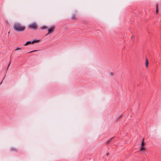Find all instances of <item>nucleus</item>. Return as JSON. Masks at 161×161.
Wrapping results in <instances>:
<instances>
[{
    "instance_id": "f257e3e1",
    "label": "nucleus",
    "mask_w": 161,
    "mask_h": 161,
    "mask_svg": "<svg viewBox=\"0 0 161 161\" xmlns=\"http://www.w3.org/2000/svg\"><path fill=\"white\" fill-rule=\"evenodd\" d=\"M14 27L15 30L18 31H23L25 29V27L24 26H22L20 24L18 23L15 24Z\"/></svg>"
},
{
    "instance_id": "f03ea898",
    "label": "nucleus",
    "mask_w": 161,
    "mask_h": 161,
    "mask_svg": "<svg viewBox=\"0 0 161 161\" xmlns=\"http://www.w3.org/2000/svg\"><path fill=\"white\" fill-rule=\"evenodd\" d=\"M29 27L31 29H36L37 28V26L36 23H33L29 25Z\"/></svg>"
},
{
    "instance_id": "7ed1b4c3",
    "label": "nucleus",
    "mask_w": 161,
    "mask_h": 161,
    "mask_svg": "<svg viewBox=\"0 0 161 161\" xmlns=\"http://www.w3.org/2000/svg\"><path fill=\"white\" fill-rule=\"evenodd\" d=\"M144 142H143V140L142 144L141 146V148L140 150L142 152H144L145 150V148L144 146Z\"/></svg>"
},
{
    "instance_id": "20e7f679",
    "label": "nucleus",
    "mask_w": 161,
    "mask_h": 161,
    "mask_svg": "<svg viewBox=\"0 0 161 161\" xmlns=\"http://www.w3.org/2000/svg\"><path fill=\"white\" fill-rule=\"evenodd\" d=\"M148 62L147 58L146 59V63H145V66L147 68L148 67Z\"/></svg>"
},
{
    "instance_id": "39448f33",
    "label": "nucleus",
    "mask_w": 161,
    "mask_h": 161,
    "mask_svg": "<svg viewBox=\"0 0 161 161\" xmlns=\"http://www.w3.org/2000/svg\"><path fill=\"white\" fill-rule=\"evenodd\" d=\"M47 27L46 26H43L41 27V29H47Z\"/></svg>"
},
{
    "instance_id": "423d86ee",
    "label": "nucleus",
    "mask_w": 161,
    "mask_h": 161,
    "mask_svg": "<svg viewBox=\"0 0 161 161\" xmlns=\"http://www.w3.org/2000/svg\"><path fill=\"white\" fill-rule=\"evenodd\" d=\"M55 28V27L54 26L51 27V32L53 31Z\"/></svg>"
},
{
    "instance_id": "0eeeda50",
    "label": "nucleus",
    "mask_w": 161,
    "mask_h": 161,
    "mask_svg": "<svg viewBox=\"0 0 161 161\" xmlns=\"http://www.w3.org/2000/svg\"><path fill=\"white\" fill-rule=\"evenodd\" d=\"M31 43V42H26V44H25V46L27 45L28 44H30Z\"/></svg>"
},
{
    "instance_id": "6e6552de",
    "label": "nucleus",
    "mask_w": 161,
    "mask_h": 161,
    "mask_svg": "<svg viewBox=\"0 0 161 161\" xmlns=\"http://www.w3.org/2000/svg\"><path fill=\"white\" fill-rule=\"evenodd\" d=\"M158 5H157L156 6V13H158Z\"/></svg>"
},
{
    "instance_id": "1a4fd4ad",
    "label": "nucleus",
    "mask_w": 161,
    "mask_h": 161,
    "mask_svg": "<svg viewBox=\"0 0 161 161\" xmlns=\"http://www.w3.org/2000/svg\"><path fill=\"white\" fill-rule=\"evenodd\" d=\"M37 42V41H33L32 42V43L33 44L35 42Z\"/></svg>"
},
{
    "instance_id": "9d476101",
    "label": "nucleus",
    "mask_w": 161,
    "mask_h": 161,
    "mask_svg": "<svg viewBox=\"0 0 161 161\" xmlns=\"http://www.w3.org/2000/svg\"><path fill=\"white\" fill-rule=\"evenodd\" d=\"M48 33H49L50 32V28H49L48 29Z\"/></svg>"
},
{
    "instance_id": "9b49d317",
    "label": "nucleus",
    "mask_w": 161,
    "mask_h": 161,
    "mask_svg": "<svg viewBox=\"0 0 161 161\" xmlns=\"http://www.w3.org/2000/svg\"><path fill=\"white\" fill-rule=\"evenodd\" d=\"M111 139H112V138H111L110 139H109V140H108L107 142H109L111 141Z\"/></svg>"
},
{
    "instance_id": "f8f14e48",
    "label": "nucleus",
    "mask_w": 161,
    "mask_h": 161,
    "mask_svg": "<svg viewBox=\"0 0 161 161\" xmlns=\"http://www.w3.org/2000/svg\"><path fill=\"white\" fill-rule=\"evenodd\" d=\"M21 49V48H17L15 49V50H20Z\"/></svg>"
},
{
    "instance_id": "ddd939ff",
    "label": "nucleus",
    "mask_w": 161,
    "mask_h": 161,
    "mask_svg": "<svg viewBox=\"0 0 161 161\" xmlns=\"http://www.w3.org/2000/svg\"><path fill=\"white\" fill-rule=\"evenodd\" d=\"M36 51H31V52H30V53H31V52H33Z\"/></svg>"
}]
</instances>
